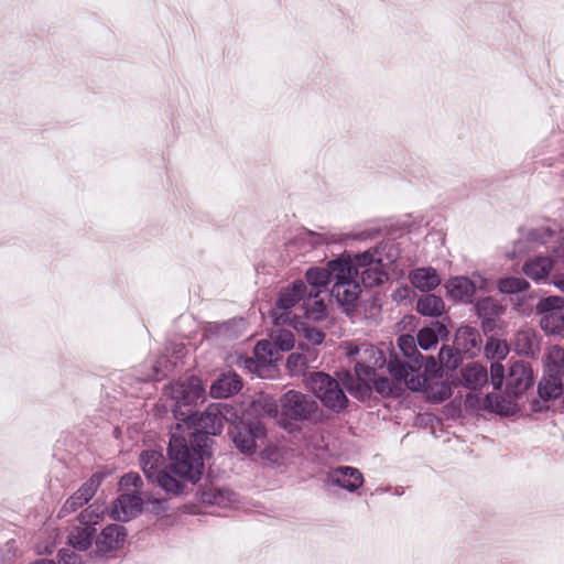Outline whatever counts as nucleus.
I'll return each mask as SVG.
<instances>
[{"label":"nucleus","instance_id":"nucleus-39","mask_svg":"<svg viewBox=\"0 0 564 564\" xmlns=\"http://www.w3.org/2000/svg\"><path fill=\"white\" fill-rule=\"evenodd\" d=\"M305 314L315 319H319L324 316L326 305L323 300L318 297H312L310 300L308 293L306 292V299L302 304Z\"/></svg>","mask_w":564,"mask_h":564},{"label":"nucleus","instance_id":"nucleus-10","mask_svg":"<svg viewBox=\"0 0 564 564\" xmlns=\"http://www.w3.org/2000/svg\"><path fill=\"white\" fill-rule=\"evenodd\" d=\"M235 446L243 454H253L257 442L265 436V429L259 420L240 419L228 430Z\"/></svg>","mask_w":564,"mask_h":564},{"label":"nucleus","instance_id":"nucleus-17","mask_svg":"<svg viewBox=\"0 0 564 564\" xmlns=\"http://www.w3.org/2000/svg\"><path fill=\"white\" fill-rule=\"evenodd\" d=\"M143 501L139 495H120L113 502L110 516L117 521H129L142 511Z\"/></svg>","mask_w":564,"mask_h":564},{"label":"nucleus","instance_id":"nucleus-30","mask_svg":"<svg viewBox=\"0 0 564 564\" xmlns=\"http://www.w3.org/2000/svg\"><path fill=\"white\" fill-rule=\"evenodd\" d=\"M554 261L550 257H535L523 264L524 274L534 280H544L552 271Z\"/></svg>","mask_w":564,"mask_h":564},{"label":"nucleus","instance_id":"nucleus-35","mask_svg":"<svg viewBox=\"0 0 564 564\" xmlns=\"http://www.w3.org/2000/svg\"><path fill=\"white\" fill-rule=\"evenodd\" d=\"M95 528L90 524L74 528L68 535V543L76 550L86 551L90 547Z\"/></svg>","mask_w":564,"mask_h":564},{"label":"nucleus","instance_id":"nucleus-51","mask_svg":"<svg viewBox=\"0 0 564 564\" xmlns=\"http://www.w3.org/2000/svg\"><path fill=\"white\" fill-rule=\"evenodd\" d=\"M554 285L564 292V278L554 281Z\"/></svg>","mask_w":564,"mask_h":564},{"label":"nucleus","instance_id":"nucleus-4","mask_svg":"<svg viewBox=\"0 0 564 564\" xmlns=\"http://www.w3.org/2000/svg\"><path fill=\"white\" fill-rule=\"evenodd\" d=\"M334 283L330 289V296L340 306H354L359 299L361 288L359 281L354 276L355 269L345 262V257L333 260Z\"/></svg>","mask_w":564,"mask_h":564},{"label":"nucleus","instance_id":"nucleus-2","mask_svg":"<svg viewBox=\"0 0 564 564\" xmlns=\"http://www.w3.org/2000/svg\"><path fill=\"white\" fill-rule=\"evenodd\" d=\"M232 410L228 404L212 403L199 414L193 412L192 409H187V412H181L182 422L196 427V432L192 434L193 441L189 448L194 447L202 457L207 454L208 436L221 433L224 420L230 422L231 416L237 417Z\"/></svg>","mask_w":564,"mask_h":564},{"label":"nucleus","instance_id":"nucleus-16","mask_svg":"<svg viewBox=\"0 0 564 564\" xmlns=\"http://www.w3.org/2000/svg\"><path fill=\"white\" fill-rule=\"evenodd\" d=\"M127 530L121 524H109L102 529L96 539V551L100 555L119 550L127 538Z\"/></svg>","mask_w":564,"mask_h":564},{"label":"nucleus","instance_id":"nucleus-44","mask_svg":"<svg viewBox=\"0 0 564 564\" xmlns=\"http://www.w3.org/2000/svg\"><path fill=\"white\" fill-rule=\"evenodd\" d=\"M169 362L170 361L166 356H161L160 358H158L152 366V372L147 375L145 379L159 380L161 377H165V370L169 366Z\"/></svg>","mask_w":564,"mask_h":564},{"label":"nucleus","instance_id":"nucleus-32","mask_svg":"<svg viewBox=\"0 0 564 564\" xmlns=\"http://www.w3.org/2000/svg\"><path fill=\"white\" fill-rule=\"evenodd\" d=\"M200 500L205 505L226 508L236 501V495L228 489L210 487L202 491Z\"/></svg>","mask_w":564,"mask_h":564},{"label":"nucleus","instance_id":"nucleus-15","mask_svg":"<svg viewBox=\"0 0 564 564\" xmlns=\"http://www.w3.org/2000/svg\"><path fill=\"white\" fill-rule=\"evenodd\" d=\"M533 384V372L528 364L517 361L511 365L506 378V391L510 395H521Z\"/></svg>","mask_w":564,"mask_h":564},{"label":"nucleus","instance_id":"nucleus-22","mask_svg":"<svg viewBox=\"0 0 564 564\" xmlns=\"http://www.w3.org/2000/svg\"><path fill=\"white\" fill-rule=\"evenodd\" d=\"M242 388L240 377L235 372L219 376L210 386L209 393L215 399H226L238 393Z\"/></svg>","mask_w":564,"mask_h":564},{"label":"nucleus","instance_id":"nucleus-29","mask_svg":"<svg viewBox=\"0 0 564 564\" xmlns=\"http://www.w3.org/2000/svg\"><path fill=\"white\" fill-rule=\"evenodd\" d=\"M464 386L470 390H477L488 382L487 369L478 364L470 362L462 370Z\"/></svg>","mask_w":564,"mask_h":564},{"label":"nucleus","instance_id":"nucleus-19","mask_svg":"<svg viewBox=\"0 0 564 564\" xmlns=\"http://www.w3.org/2000/svg\"><path fill=\"white\" fill-rule=\"evenodd\" d=\"M454 344L456 349L464 356L474 357L480 351L481 337L476 328L463 326L457 329Z\"/></svg>","mask_w":564,"mask_h":564},{"label":"nucleus","instance_id":"nucleus-25","mask_svg":"<svg viewBox=\"0 0 564 564\" xmlns=\"http://www.w3.org/2000/svg\"><path fill=\"white\" fill-rule=\"evenodd\" d=\"M425 379L424 384L419 389H411L412 391H424L429 401L433 403H441L452 397V388L447 382L437 381L436 376L429 378L422 373Z\"/></svg>","mask_w":564,"mask_h":564},{"label":"nucleus","instance_id":"nucleus-12","mask_svg":"<svg viewBox=\"0 0 564 564\" xmlns=\"http://www.w3.org/2000/svg\"><path fill=\"white\" fill-rule=\"evenodd\" d=\"M307 292V285L304 281H294L291 288L284 289L280 292L276 301L275 308L273 311V321L276 325L290 324L292 322L291 310L299 302L305 301Z\"/></svg>","mask_w":564,"mask_h":564},{"label":"nucleus","instance_id":"nucleus-47","mask_svg":"<svg viewBox=\"0 0 564 564\" xmlns=\"http://www.w3.org/2000/svg\"><path fill=\"white\" fill-rule=\"evenodd\" d=\"M120 484L124 487L140 489L142 486V479L138 474L129 473L121 477Z\"/></svg>","mask_w":564,"mask_h":564},{"label":"nucleus","instance_id":"nucleus-8","mask_svg":"<svg viewBox=\"0 0 564 564\" xmlns=\"http://www.w3.org/2000/svg\"><path fill=\"white\" fill-rule=\"evenodd\" d=\"M169 390V394L175 401L173 413L178 421H182L181 412H187L192 404L203 400L205 397L202 380L195 376L172 383Z\"/></svg>","mask_w":564,"mask_h":564},{"label":"nucleus","instance_id":"nucleus-5","mask_svg":"<svg viewBox=\"0 0 564 564\" xmlns=\"http://www.w3.org/2000/svg\"><path fill=\"white\" fill-rule=\"evenodd\" d=\"M346 354L352 358L355 372L359 381L372 380L376 370L381 369L388 361L382 350L368 343L346 345Z\"/></svg>","mask_w":564,"mask_h":564},{"label":"nucleus","instance_id":"nucleus-3","mask_svg":"<svg viewBox=\"0 0 564 564\" xmlns=\"http://www.w3.org/2000/svg\"><path fill=\"white\" fill-rule=\"evenodd\" d=\"M416 345V339L413 336H400L398 346L406 360H401L397 355H391L388 360V371L391 377L405 379L408 389H419L425 382L421 372L424 357L417 350Z\"/></svg>","mask_w":564,"mask_h":564},{"label":"nucleus","instance_id":"nucleus-23","mask_svg":"<svg viewBox=\"0 0 564 564\" xmlns=\"http://www.w3.org/2000/svg\"><path fill=\"white\" fill-rule=\"evenodd\" d=\"M254 359H246V368L250 370H259L267 367L278 359L279 350L275 344L270 340H260L254 347Z\"/></svg>","mask_w":564,"mask_h":564},{"label":"nucleus","instance_id":"nucleus-33","mask_svg":"<svg viewBox=\"0 0 564 564\" xmlns=\"http://www.w3.org/2000/svg\"><path fill=\"white\" fill-rule=\"evenodd\" d=\"M416 311L424 316L438 317L445 312V304L441 296L427 293L416 301Z\"/></svg>","mask_w":564,"mask_h":564},{"label":"nucleus","instance_id":"nucleus-41","mask_svg":"<svg viewBox=\"0 0 564 564\" xmlns=\"http://www.w3.org/2000/svg\"><path fill=\"white\" fill-rule=\"evenodd\" d=\"M308 366V358L305 355L293 352L288 357L286 367L293 376L304 372Z\"/></svg>","mask_w":564,"mask_h":564},{"label":"nucleus","instance_id":"nucleus-50","mask_svg":"<svg viewBox=\"0 0 564 564\" xmlns=\"http://www.w3.org/2000/svg\"><path fill=\"white\" fill-rule=\"evenodd\" d=\"M436 367H437V364H436V361L434 360L433 357H431V358H429L426 360V364H425V370L426 371H432Z\"/></svg>","mask_w":564,"mask_h":564},{"label":"nucleus","instance_id":"nucleus-27","mask_svg":"<svg viewBox=\"0 0 564 564\" xmlns=\"http://www.w3.org/2000/svg\"><path fill=\"white\" fill-rule=\"evenodd\" d=\"M410 281L420 291H431L441 284V278L432 267L414 269L410 273Z\"/></svg>","mask_w":564,"mask_h":564},{"label":"nucleus","instance_id":"nucleus-21","mask_svg":"<svg viewBox=\"0 0 564 564\" xmlns=\"http://www.w3.org/2000/svg\"><path fill=\"white\" fill-rule=\"evenodd\" d=\"M476 313L481 318L485 332H491L496 326V319L505 312L502 305L492 297H484L475 305Z\"/></svg>","mask_w":564,"mask_h":564},{"label":"nucleus","instance_id":"nucleus-24","mask_svg":"<svg viewBox=\"0 0 564 564\" xmlns=\"http://www.w3.org/2000/svg\"><path fill=\"white\" fill-rule=\"evenodd\" d=\"M362 383L366 386L367 391H371L373 389L383 398H399L404 391L403 384H405V379H397L395 377H392V379L387 377H379L376 379L373 377L372 380H367Z\"/></svg>","mask_w":564,"mask_h":564},{"label":"nucleus","instance_id":"nucleus-14","mask_svg":"<svg viewBox=\"0 0 564 564\" xmlns=\"http://www.w3.org/2000/svg\"><path fill=\"white\" fill-rule=\"evenodd\" d=\"M509 352V347L505 340L490 337L485 345V355L488 359L500 360L505 359ZM505 379V368L498 361L491 362L490 366V382L494 389L499 390L502 387Z\"/></svg>","mask_w":564,"mask_h":564},{"label":"nucleus","instance_id":"nucleus-36","mask_svg":"<svg viewBox=\"0 0 564 564\" xmlns=\"http://www.w3.org/2000/svg\"><path fill=\"white\" fill-rule=\"evenodd\" d=\"M546 371L564 376V348L552 346L546 354Z\"/></svg>","mask_w":564,"mask_h":564},{"label":"nucleus","instance_id":"nucleus-11","mask_svg":"<svg viewBox=\"0 0 564 564\" xmlns=\"http://www.w3.org/2000/svg\"><path fill=\"white\" fill-rule=\"evenodd\" d=\"M564 299L549 296L536 304V313L541 315L540 326L549 335L564 337Z\"/></svg>","mask_w":564,"mask_h":564},{"label":"nucleus","instance_id":"nucleus-43","mask_svg":"<svg viewBox=\"0 0 564 564\" xmlns=\"http://www.w3.org/2000/svg\"><path fill=\"white\" fill-rule=\"evenodd\" d=\"M554 235V231L549 228V227H541V228H536V229H531L527 232V239L530 241V242H534V243H545L547 241V239H550L551 237H553Z\"/></svg>","mask_w":564,"mask_h":564},{"label":"nucleus","instance_id":"nucleus-49","mask_svg":"<svg viewBox=\"0 0 564 564\" xmlns=\"http://www.w3.org/2000/svg\"><path fill=\"white\" fill-rule=\"evenodd\" d=\"M262 458L272 462L273 464H280L281 453L276 447H265L262 452Z\"/></svg>","mask_w":564,"mask_h":564},{"label":"nucleus","instance_id":"nucleus-7","mask_svg":"<svg viewBox=\"0 0 564 564\" xmlns=\"http://www.w3.org/2000/svg\"><path fill=\"white\" fill-rule=\"evenodd\" d=\"M345 262H348L355 269L356 273H354V276L365 288L378 286L387 279L381 259H376L369 250L358 253L354 258L345 257Z\"/></svg>","mask_w":564,"mask_h":564},{"label":"nucleus","instance_id":"nucleus-37","mask_svg":"<svg viewBox=\"0 0 564 564\" xmlns=\"http://www.w3.org/2000/svg\"><path fill=\"white\" fill-rule=\"evenodd\" d=\"M463 357L464 355L456 349L455 344L453 347H442L438 354L441 364L444 365L447 369L453 370L459 366Z\"/></svg>","mask_w":564,"mask_h":564},{"label":"nucleus","instance_id":"nucleus-28","mask_svg":"<svg viewBox=\"0 0 564 564\" xmlns=\"http://www.w3.org/2000/svg\"><path fill=\"white\" fill-rule=\"evenodd\" d=\"M517 398L518 395H510L507 391L506 395L490 393L486 395L484 404L487 409L497 414L511 415L517 410Z\"/></svg>","mask_w":564,"mask_h":564},{"label":"nucleus","instance_id":"nucleus-45","mask_svg":"<svg viewBox=\"0 0 564 564\" xmlns=\"http://www.w3.org/2000/svg\"><path fill=\"white\" fill-rule=\"evenodd\" d=\"M294 335L291 332H280L276 336L275 346L278 350L289 351L294 347Z\"/></svg>","mask_w":564,"mask_h":564},{"label":"nucleus","instance_id":"nucleus-13","mask_svg":"<svg viewBox=\"0 0 564 564\" xmlns=\"http://www.w3.org/2000/svg\"><path fill=\"white\" fill-rule=\"evenodd\" d=\"M102 476L99 474H94L89 479H87L77 491H75L62 506L58 511V518H64L72 512H75L86 503H88L95 494L97 492L99 486L101 485Z\"/></svg>","mask_w":564,"mask_h":564},{"label":"nucleus","instance_id":"nucleus-48","mask_svg":"<svg viewBox=\"0 0 564 564\" xmlns=\"http://www.w3.org/2000/svg\"><path fill=\"white\" fill-rule=\"evenodd\" d=\"M305 337L313 345H319L325 338V334L316 328H306Z\"/></svg>","mask_w":564,"mask_h":564},{"label":"nucleus","instance_id":"nucleus-1","mask_svg":"<svg viewBox=\"0 0 564 564\" xmlns=\"http://www.w3.org/2000/svg\"><path fill=\"white\" fill-rule=\"evenodd\" d=\"M167 454L170 465L159 451L149 449L140 454V465L145 478L156 484L166 494L182 495L188 484L195 485L203 475L202 455L194 447L189 448L182 436H171Z\"/></svg>","mask_w":564,"mask_h":564},{"label":"nucleus","instance_id":"nucleus-46","mask_svg":"<svg viewBox=\"0 0 564 564\" xmlns=\"http://www.w3.org/2000/svg\"><path fill=\"white\" fill-rule=\"evenodd\" d=\"M307 235L311 237V243L313 246H319L323 243H332L337 242V239L334 235H327V234H317L314 231H307Z\"/></svg>","mask_w":564,"mask_h":564},{"label":"nucleus","instance_id":"nucleus-34","mask_svg":"<svg viewBox=\"0 0 564 564\" xmlns=\"http://www.w3.org/2000/svg\"><path fill=\"white\" fill-rule=\"evenodd\" d=\"M562 377L556 373L547 372L539 382L538 392L541 399H556L563 392Z\"/></svg>","mask_w":564,"mask_h":564},{"label":"nucleus","instance_id":"nucleus-42","mask_svg":"<svg viewBox=\"0 0 564 564\" xmlns=\"http://www.w3.org/2000/svg\"><path fill=\"white\" fill-rule=\"evenodd\" d=\"M416 343L423 350H429L432 347H434L437 341L438 337L434 329L430 327H424L419 330L416 335Z\"/></svg>","mask_w":564,"mask_h":564},{"label":"nucleus","instance_id":"nucleus-20","mask_svg":"<svg viewBox=\"0 0 564 564\" xmlns=\"http://www.w3.org/2000/svg\"><path fill=\"white\" fill-rule=\"evenodd\" d=\"M333 260L327 263L326 268H311L306 271L305 278L310 284L307 293L310 300L312 297H318L322 289L326 288L328 283H334V271Z\"/></svg>","mask_w":564,"mask_h":564},{"label":"nucleus","instance_id":"nucleus-52","mask_svg":"<svg viewBox=\"0 0 564 564\" xmlns=\"http://www.w3.org/2000/svg\"><path fill=\"white\" fill-rule=\"evenodd\" d=\"M66 551L61 550L58 551V555L64 560L65 558Z\"/></svg>","mask_w":564,"mask_h":564},{"label":"nucleus","instance_id":"nucleus-40","mask_svg":"<svg viewBox=\"0 0 564 564\" xmlns=\"http://www.w3.org/2000/svg\"><path fill=\"white\" fill-rule=\"evenodd\" d=\"M105 511L106 508L104 506L93 503L79 513L78 520L82 524H90L94 527L102 518Z\"/></svg>","mask_w":564,"mask_h":564},{"label":"nucleus","instance_id":"nucleus-31","mask_svg":"<svg viewBox=\"0 0 564 564\" xmlns=\"http://www.w3.org/2000/svg\"><path fill=\"white\" fill-rule=\"evenodd\" d=\"M514 348L519 355L533 356L540 350V341L533 329H522L514 335Z\"/></svg>","mask_w":564,"mask_h":564},{"label":"nucleus","instance_id":"nucleus-9","mask_svg":"<svg viewBox=\"0 0 564 564\" xmlns=\"http://www.w3.org/2000/svg\"><path fill=\"white\" fill-rule=\"evenodd\" d=\"M282 415L294 422L310 421L318 411L316 400L300 391L290 390L280 400Z\"/></svg>","mask_w":564,"mask_h":564},{"label":"nucleus","instance_id":"nucleus-26","mask_svg":"<svg viewBox=\"0 0 564 564\" xmlns=\"http://www.w3.org/2000/svg\"><path fill=\"white\" fill-rule=\"evenodd\" d=\"M448 295L462 302H471L476 292V284L466 276H455L447 281L445 285Z\"/></svg>","mask_w":564,"mask_h":564},{"label":"nucleus","instance_id":"nucleus-6","mask_svg":"<svg viewBox=\"0 0 564 564\" xmlns=\"http://www.w3.org/2000/svg\"><path fill=\"white\" fill-rule=\"evenodd\" d=\"M306 386L325 408L334 412L343 411L348 404V398L339 382L325 372L310 373Z\"/></svg>","mask_w":564,"mask_h":564},{"label":"nucleus","instance_id":"nucleus-38","mask_svg":"<svg viewBox=\"0 0 564 564\" xmlns=\"http://www.w3.org/2000/svg\"><path fill=\"white\" fill-rule=\"evenodd\" d=\"M529 288L527 280L522 278L509 276L500 279L498 282V289L501 293L513 294L524 291Z\"/></svg>","mask_w":564,"mask_h":564},{"label":"nucleus","instance_id":"nucleus-18","mask_svg":"<svg viewBox=\"0 0 564 564\" xmlns=\"http://www.w3.org/2000/svg\"><path fill=\"white\" fill-rule=\"evenodd\" d=\"M328 481L348 491H355L364 484L362 474L355 467L341 466L329 471Z\"/></svg>","mask_w":564,"mask_h":564}]
</instances>
